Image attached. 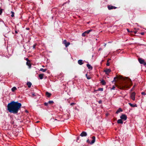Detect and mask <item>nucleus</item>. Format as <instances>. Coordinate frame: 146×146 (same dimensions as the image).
I'll list each match as a JSON object with an SVG mask.
<instances>
[{
    "instance_id": "17",
    "label": "nucleus",
    "mask_w": 146,
    "mask_h": 146,
    "mask_svg": "<svg viewBox=\"0 0 146 146\" xmlns=\"http://www.w3.org/2000/svg\"><path fill=\"white\" fill-rule=\"evenodd\" d=\"M44 75V74H40L38 76L40 79H42L43 78V76Z\"/></svg>"
},
{
    "instance_id": "3",
    "label": "nucleus",
    "mask_w": 146,
    "mask_h": 146,
    "mask_svg": "<svg viewBox=\"0 0 146 146\" xmlns=\"http://www.w3.org/2000/svg\"><path fill=\"white\" fill-rule=\"evenodd\" d=\"M92 141L91 142H90V141L89 139H88L86 141L87 143H89L91 145H92L94 143L95 141L96 137L95 136H93L92 137Z\"/></svg>"
},
{
    "instance_id": "13",
    "label": "nucleus",
    "mask_w": 146,
    "mask_h": 146,
    "mask_svg": "<svg viewBox=\"0 0 146 146\" xmlns=\"http://www.w3.org/2000/svg\"><path fill=\"white\" fill-rule=\"evenodd\" d=\"M78 63L80 65H82L83 64V60H79L78 61Z\"/></svg>"
},
{
    "instance_id": "14",
    "label": "nucleus",
    "mask_w": 146,
    "mask_h": 146,
    "mask_svg": "<svg viewBox=\"0 0 146 146\" xmlns=\"http://www.w3.org/2000/svg\"><path fill=\"white\" fill-rule=\"evenodd\" d=\"M46 95L47 97L49 98L51 96V94L48 92H46Z\"/></svg>"
},
{
    "instance_id": "38",
    "label": "nucleus",
    "mask_w": 146,
    "mask_h": 146,
    "mask_svg": "<svg viewBox=\"0 0 146 146\" xmlns=\"http://www.w3.org/2000/svg\"><path fill=\"white\" fill-rule=\"evenodd\" d=\"M19 31L18 30V31H17V30H15V33H16V34H17L19 33Z\"/></svg>"
},
{
    "instance_id": "31",
    "label": "nucleus",
    "mask_w": 146,
    "mask_h": 146,
    "mask_svg": "<svg viewBox=\"0 0 146 146\" xmlns=\"http://www.w3.org/2000/svg\"><path fill=\"white\" fill-rule=\"evenodd\" d=\"M141 34L142 35H144L145 33H144V32H142V33H137V34Z\"/></svg>"
},
{
    "instance_id": "8",
    "label": "nucleus",
    "mask_w": 146,
    "mask_h": 146,
    "mask_svg": "<svg viewBox=\"0 0 146 146\" xmlns=\"http://www.w3.org/2000/svg\"><path fill=\"white\" fill-rule=\"evenodd\" d=\"M87 135V133L84 131H82L80 135V136L82 137H86Z\"/></svg>"
},
{
    "instance_id": "40",
    "label": "nucleus",
    "mask_w": 146,
    "mask_h": 146,
    "mask_svg": "<svg viewBox=\"0 0 146 146\" xmlns=\"http://www.w3.org/2000/svg\"><path fill=\"white\" fill-rule=\"evenodd\" d=\"M141 94L142 95H145L146 94L145 92H143L141 93Z\"/></svg>"
},
{
    "instance_id": "34",
    "label": "nucleus",
    "mask_w": 146,
    "mask_h": 146,
    "mask_svg": "<svg viewBox=\"0 0 146 146\" xmlns=\"http://www.w3.org/2000/svg\"><path fill=\"white\" fill-rule=\"evenodd\" d=\"M3 9H0V15H1L2 13Z\"/></svg>"
},
{
    "instance_id": "16",
    "label": "nucleus",
    "mask_w": 146,
    "mask_h": 146,
    "mask_svg": "<svg viewBox=\"0 0 146 146\" xmlns=\"http://www.w3.org/2000/svg\"><path fill=\"white\" fill-rule=\"evenodd\" d=\"M117 123L118 124L120 123V124H122L123 123V121L122 120V119H119L117 121Z\"/></svg>"
},
{
    "instance_id": "41",
    "label": "nucleus",
    "mask_w": 146,
    "mask_h": 146,
    "mask_svg": "<svg viewBox=\"0 0 146 146\" xmlns=\"http://www.w3.org/2000/svg\"><path fill=\"white\" fill-rule=\"evenodd\" d=\"M75 104L74 103H72L70 104V105L71 106H73Z\"/></svg>"
},
{
    "instance_id": "21",
    "label": "nucleus",
    "mask_w": 146,
    "mask_h": 146,
    "mask_svg": "<svg viewBox=\"0 0 146 146\" xmlns=\"http://www.w3.org/2000/svg\"><path fill=\"white\" fill-rule=\"evenodd\" d=\"M86 66L88 69H92L93 68L89 64H88L86 65Z\"/></svg>"
},
{
    "instance_id": "24",
    "label": "nucleus",
    "mask_w": 146,
    "mask_h": 146,
    "mask_svg": "<svg viewBox=\"0 0 146 146\" xmlns=\"http://www.w3.org/2000/svg\"><path fill=\"white\" fill-rule=\"evenodd\" d=\"M101 83L104 85H105L106 84V82L104 80H102L101 81Z\"/></svg>"
},
{
    "instance_id": "23",
    "label": "nucleus",
    "mask_w": 146,
    "mask_h": 146,
    "mask_svg": "<svg viewBox=\"0 0 146 146\" xmlns=\"http://www.w3.org/2000/svg\"><path fill=\"white\" fill-rule=\"evenodd\" d=\"M70 44V43L69 42H67L66 44H64L65 47H67Z\"/></svg>"
},
{
    "instance_id": "29",
    "label": "nucleus",
    "mask_w": 146,
    "mask_h": 146,
    "mask_svg": "<svg viewBox=\"0 0 146 146\" xmlns=\"http://www.w3.org/2000/svg\"><path fill=\"white\" fill-rule=\"evenodd\" d=\"M98 91H103V88H98Z\"/></svg>"
},
{
    "instance_id": "37",
    "label": "nucleus",
    "mask_w": 146,
    "mask_h": 146,
    "mask_svg": "<svg viewBox=\"0 0 146 146\" xmlns=\"http://www.w3.org/2000/svg\"><path fill=\"white\" fill-rule=\"evenodd\" d=\"M106 65L107 66H109L110 65V63L109 62L107 61V63L106 64Z\"/></svg>"
},
{
    "instance_id": "20",
    "label": "nucleus",
    "mask_w": 146,
    "mask_h": 146,
    "mask_svg": "<svg viewBox=\"0 0 146 146\" xmlns=\"http://www.w3.org/2000/svg\"><path fill=\"white\" fill-rule=\"evenodd\" d=\"M122 110L121 108H119L118 110L116 112V113L117 114L118 113L120 112H121L122 111Z\"/></svg>"
},
{
    "instance_id": "30",
    "label": "nucleus",
    "mask_w": 146,
    "mask_h": 146,
    "mask_svg": "<svg viewBox=\"0 0 146 146\" xmlns=\"http://www.w3.org/2000/svg\"><path fill=\"white\" fill-rule=\"evenodd\" d=\"M48 102H45L44 104V105L46 106H48Z\"/></svg>"
},
{
    "instance_id": "15",
    "label": "nucleus",
    "mask_w": 146,
    "mask_h": 146,
    "mask_svg": "<svg viewBox=\"0 0 146 146\" xmlns=\"http://www.w3.org/2000/svg\"><path fill=\"white\" fill-rule=\"evenodd\" d=\"M26 64L29 66V68H31V63L30 61L27 62Z\"/></svg>"
},
{
    "instance_id": "44",
    "label": "nucleus",
    "mask_w": 146,
    "mask_h": 146,
    "mask_svg": "<svg viewBox=\"0 0 146 146\" xmlns=\"http://www.w3.org/2000/svg\"><path fill=\"white\" fill-rule=\"evenodd\" d=\"M26 29H27V30H29L30 28H29V27L26 28Z\"/></svg>"
},
{
    "instance_id": "33",
    "label": "nucleus",
    "mask_w": 146,
    "mask_h": 146,
    "mask_svg": "<svg viewBox=\"0 0 146 146\" xmlns=\"http://www.w3.org/2000/svg\"><path fill=\"white\" fill-rule=\"evenodd\" d=\"M115 88V87L114 86H113V87L111 89V90H114Z\"/></svg>"
},
{
    "instance_id": "9",
    "label": "nucleus",
    "mask_w": 146,
    "mask_h": 146,
    "mask_svg": "<svg viewBox=\"0 0 146 146\" xmlns=\"http://www.w3.org/2000/svg\"><path fill=\"white\" fill-rule=\"evenodd\" d=\"M108 8L109 10L112 9H116L117 7L112 6L111 5H109L108 6Z\"/></svg>"
},
{
    "instance_id": "1",
    "label": "nucleus",
    "mask_w": 146,
    "mask_h": 146,
    "mask_svg": "<svg viewBox=\"0 0 146 146\" xmlns=\"http://www.w3.org/2000/svg\"><path fill=\"white\" fill-rule=\"evenodd\" d=\"M21 106V104L18 102L11 101L7 105V110L11 113L17 114Z\"/></svg>"
},
{
    "instance_id": "43",
    "label": "nucleus",
    "mask_w": 146,
    "mask_h": 146,
    "mask_svg": "<svg viewBox=\"0 0 146 146\" xmlns=\"http://www.w3.org/2000/svg\"><path fill=\"white\" fill-rule=\"evenodd\" d=\"M80 137L79 136L77 138V141H76L77 142V140L79 139Z\"/></svg>"
},
{
    "instance_id": "4",
    "label": "nucleus",
    "mask_w": 146,
    "mask_h": 146,
    "mask_svg": "<svg viewBox=\"0 0 146 146\" xmlns=\"http://www.w3.org/2000/svg\"><path fill=\"white\" fill-rule=\"evenodd\" d=\"M138 61L141 64H143L144 66H146V62L145 61L144 59H143L141 58H139L138 59Z\"/></svg>"
},
{
    "instance_id": "5",
    "label": "nucleus",
    "mask_w": 146,
    "mask_h": 146,
    "mask_svg": "<svg viewBox=\"0 0 146 146\" xmlns=\"http://www.w3.org/2000/svg\"><path fill=\"white\" fill-rule=\"evenodd\" d=\"M92 31V30L90 29L89 30H87L85 32H84V33H82V36H86L87 35V34H88L91 31Z\"/></svg>"
},
{
    "instance_id": "19",
    "label": "nucleus",
    "mask_w": 146,
    "mask_h": 146,
    "mask_svg": "<svg viewBox=\"0 0 146 146\" xmlns=\"http://www.w3.org/2000/svg\"><path fill=\"white\" fill-rule=\"evenodd\" d=\"M27 85L28 86V88H30L32 85V83L30 82H28L27 83Z\"/></svg>"
},
{
    "instance_id": "12",
    "label": "nucleus",
    "mask_w": 146,
    "mask_h": 146,
    "mask_svg": "<svg viewBox=\"0 0 146 146\" xmlns=\"http://www.w3.org/2000/svg\"><path fill=\"white\" fill-rule=\"evenodd\" d=\"M111 72V70L110 69H106L104 70V72H105L106 74H108Z\"/></svg>"
},
{
    "instance_id": "10",
    "label": "nucleus",
    "mask_w": 146,
    "mask_h": 146,
    "mask_svg": "<svg viewBox=\"0 0 146 146\" xmlns=\"http://www.w3.org/2000/svg\"><path fill=\"white\" fill-rule=\"evenodd\" d=\"M121 119L124 120H125L127 119V116L125 114H122L120 117Z\"/></svg>"
},
{
    "instance_id": "22",
    "label": "nucleus",
    "mask_w": 146,
    "mask_h": 146,
    "mask_svg": "<svg viewBox=\"0 0 146 146\" xmlns=\"http://www.w3.org/2000/svg\"><path fill=\"white\" fill-rule=\"evenodd\" d=\"M17 89V88L16 87H13L11 88V90L13 92H14Z\"/></svg>"
},
{
    "instance_id": "35",
    "label": "nucleus",
    "mask_w": 146,
    "mask_h": 146,
    "mask_svg": "<svg viewBox=\"0 0 146 146\" xmlns=\"http://www.w3.org/2000/svg\"><path fill=\"white\" fill-rule=\"evenodd\" d=\"M99 104H101L102 103V101L101 100H100L98 102Z\"/></svg>"
},
{
    "instance_id": "7",
    "label": "nucleus",
    "mask_w": 146,
    "mask_h": 146,
    "mask_svg": "<svg viewBox=\"0 0 146 146\" xmlns=\"http://www.w3.org/2000/svg\"><path fill=\"white\" fill-rule=\"evenodd\" d=\"M135 92H132L131 95V98L133 100H134L135 99Z\"/></svg>"
},
{
    "instance_id": "18",
    "label": "nucleus",
    "mask_w": 146,
    "mask_h": 146,
    "mask_svg": "<svg viewBox=\"0 0 146 146\" xmlns=\"http://www.w3.org/2000/svg\"><path fill=\"white\" fill-rule=\"evenodd\" d=\"M129 104L132 107H137V106L136 104L133 105V104H131V103H129Z\"/></svg>"
},
{
    "instance_id": "42",
    "label": "nucleus",
    "mask_w": 146,
    "mask_h": 146,
    "mask_svg": "<svg viewBox=\"0 0 146 146\" xmlns=\"http://www.w3.org/2000/svg\"><path fill=\"white\" fill-rule=\"evenodd\" d=\"M26 60L27 61V62L30 61L29 60V59L27 58H26Z\"/></svg>"
},
{
    "instance_id": "46",
    "label": "nucleus",
    "mask_w": 146,
    "mask_h": 146,
    "mask_svg": "<svg viewBox=\"0 0 146 146\" xmlns=\"http://www.w3.org/2000/svg\"><path fill=\"white\" fill-rule=\"evenodd\" d=\"M111 60V59L110 58H109V59H108V60H107V61L109 62V60Z\"/></svg>"
},
{
    "instance_id": "36",
    "label": "nucleus",
    "mask_w": 146,
    "mask_h": 146,
    "mask_svg": "<svg viewBox=\"0 0 146 146\" xmlns=\"http://www.w3.org/2000/svg\"><path fill=\"white\" fill-rule=\"evenodd\" d=\"M36 46V44H34L33 46V48L34 49H35V47Z\"/></svg>"
},
{
    "instance_id": "11",
    "label": "nucleus",
    "mask_w": 146,
    "mask_h": 146,
    "mask_svg": "<svg viewBox=\"0 0 146 146\" xmlns=\"http://www.w3.org/2000/svg\"><path fill=\"white\" fill-rule=\"evenodd\" d=\"M127 29V31H128V32H129V33L131 32V33H132V34H132V35H133V36H139V35H134V34H133V33H134V34H136L137 33V32H136V31H129V30L128 29Z\"/></svg>"
},
{
    "instance_id": "2",
    "label": "nucleus",
    "mask_w": 146,
    "mask_h": 146,
    "mask_svg": "<svg viewBox=\"0 0 146 146\" xmlns=\"http://www.w3.org/2000/svg\"><path fill=\"white\" fill-rule=\"evenodd\" d=\"M127 84L124 82L120 83L119 85L117 86L118 88L120 89H123L127 87Z\"/></svg>"
},
{
    "instance_id": "45",
    "label": "nucleus",
    "mask_w": 146,
    "mask_h": 146,
    "mask_svg": "<svg viewBox=\"0 0 146 146\" xmlns=\"http://www.w3.org/2000/svg\"><path fill=\"white\" fill-rule=\"evenodd\" d=\"M25 112L27 113H28V111L27 110H25Z\"/></svg>"
},
{
    "instance_id": "32",
    "label": "nucleus",
    "mask_w": 146,
    "mask_h": 146,
    "mask_svg": "<svg viewBox=\"0 0 146 146\" xmlns=\"http://www.w3.org/2000/svg\"><path fill=\"white\" fill-rule=\"evenodd\" d=\"M67 42L66 40H64L63 42V43L64 44H66Z\"/></svg>"
},
{
    "instance_id": "28",
    "label": "nucleus",
    "mask_w": 146,
    "mask_h": 146,
    "mask_svg": "<svg viewBox=\"0 0 146 146\" xmlns=\"http://www.w3.org/2000/svg\"><path fill=\"white\" fill-rule=\"evenodd\" d=\"M48 104H52L54 103V102L52 101H49L48 102Z\"/></svg>"
},
{
    "instance_id": "26",
    "label": "nucleus",
    "mask_w": 146,
    "mask_h": 146,
    "mask_svg": "<svg viewBox=\"0 0 146 146\" xmlns=\"http://www.w3.org/2000/svg\"><path fill=\"white\" fill-rule=\"evenodd\" d=\"M86 77L89 80V79H91V78L90 76H88L87 74H86Z\"/></svg>"
},
{
    "instance_id": "25",
    "label": "nucleus",
    "mask_w": 146,
    "mask_h": 146,
    "mask_svg": "<svg viewBox=\"0 0 146 146\" xmlns=\"http://www.w3.org/2000/svg\"><path fill=\"white\" fill-rule=\"evenodd\" d=\"M47 70V69H43L42 68H40V71H42V72H45Z\"/></svg>"
},
{
    "instance_id": "39",
    "label": "nucleus",
    "mask_w": 146,
    "mask_h": 146,
    "mask_svg": "<svg viewBox=\"0 0 146 146\" xmlns=\"http://www.w3.org/2000/svg\"><path fill=\"white\" fill-rule=\"evenodd\" d=\"M32 95L33 96H36V95L35 94V93H32Z\"/></svg>"
},
{
    "instance_id": "6",
    "label": "nucleus",
    "mask_w": 146,
    "mask_h": 146,
    "mask_svg": "<svg viewBox=\"0 0 146 146\" xmlns=\"http://www.w3.org/2000/svg\"><path fill=\"white\" fill-rule=\"evenodd\" d=\"M121 79V76H117L116 77L114 78L112 82H116L118 81V80Z\"/></svg>"
},
{
    "instance_id": "27",
    "label": "nucleus",
    "mask_w": 146,
    "mask_h": 146,
    "mask_svg": "<svg viewBox=\"0 0 146 146\" xmlns=\"http://www.w3.org/2000/svg\"><path fill=\"white\" fill-rule=\"evenodd\" d=\"M11 15L12 17H13L14 16V13L13 11H11Z\"/></svg>"
}]
</instances>
